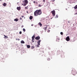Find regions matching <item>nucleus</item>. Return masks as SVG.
<instances>
[{"mask_svg":"<svg viewBox=\"0 0 77 77\" xmlns=\"http://www.w3.org/2000/svg\"><path fill=\"white\" fill-rule=\"evenodd\" d=\"M43 2H45V0H43Z\"/></svg>","mask_w":77,"mask_h":77,"instance_id":"c756f323","label":"nucleus"},{"mask_svg":"<svg viewBox=\"0 0 77 77\" xmlns=\"http://www.w3.org/2000/svg\"><path fill=\"white\" fill-rule=\"evenodd\" d=\"M66 40L67 41H69L70 40L69 38V36H67L66 37Z\"/></svg>","mask_w":77,"mask_h":77,"instance_id":"423d86ee","label":"nucleus"},{"mask_svg":"<svg viewBox=\"0 0 77 77\" xmlns=\"http://www.w3.org/2000/svg\"><path fill=\"white\" fill-rule=\"evenodd\" d=\"M33 3L35 5H38V2H35V1H34Z\"/></svg>","mask_w":77,"mask_h":77,"instance_id":"ddd939ff","label":"nucleus"},{"mask_svg":"<svg viewBox=\"0 0 77 77\" xmlns=\"http://www.w3.org/2000/svg\"><path fill=\"white\" fill-rule=\"evenodd\" d=\"M76 2H77V1Z\"/></svg>","mask_w":77,"mask_h":77,"instance_id":"c03bdc74","label":"nucleus"},{"mask_svg":"<svg viewBox=\"0 0 77 77\" xmlns=\"http://www.w3.org/2000/svg\"><path fill=\"white\" fill-rule=\"evenodd\" d=\"M14 21L16 22H17L18 21V18L14 19Z\"/></svg>","mask_w":77,"mask_h":77,"instance_id":"9b49d317","label":"nucleus"},{"mask_svg":"<svg viewBox=\"0 0 77 77\" xmlns=\"http://www.w3.org/2000/svg\"><path fill=\"white\" fill-rule=\"evenodd\" d=\"M35 37V34H34L33 36L32 37V39L34 40V38Z\"/></svg>","mask_w":77,"mask_h":77,"instance_id":"9d476101","label":"nucleus"},{"mask_svg":"<svg viewBox=\"0 0 77 77\" xmlns=\"http://www.w3.org/2000/svg\"><path fill=\"white\" fill-rule=\"evenodd\" d=\"M51 13L52 14V15L53 16H55V11L54 10H53V11H52L51 12Z\"/></svg>","mask_w":77,"mask_h":77,"instance_id":"20e7f679","label":"nucleus"},{"mask_svg":"<svg viewBox=\"0 0 77 77\" xmlns=\"http://www.w3.org/2000/svg\"><path fill=\"white\" fill-rule=\"evenodd\" d=\"M21 17H22V18H23L24 17V16H22Z\"/></svg>","mask_w":77,"mask_h":77,"instance_id":"f704fd0d","label":"nucleus"},{"mask_svg":"<svg viewBox=\"0 0 77 77\" xmlns=\"http://www.w3.org/2000/svg\"><path fill=\"white\" fill-rule=\"evenodd\" d=\"M60 34L61 35H63V32H60Z\"/></svg>","mask_w":77,"mask_h":77,"instance_id":"393cba45","label":"nucleus"},{"mask_svg":"<svg viewBox=\"0 0 77 77\" xmlns=\"http://www.w3.org/2000/svg\"><path fill=\"white\" fill-rule=\"evenodd\" d=\"M55 0H51V1H52V2H54V1H55Z\"/></svg>","mask_w":77,"mask_h":77,"instance_id":"c85d7f7f","label":"nucleus"},{"mask_svg":"<svg viewBox=\"0 0 77 77\" xmlns=\"http://www.w3.org/2000/svg\"><path fill=\"white\" fill-rule=\"evenodd\" d=\"M42 5H41V4H39L38 5V7H40L42 6Z\"/></svg>","mask_w":77,"mask_h":77,"instance_id":"a211bd4d","label":"nucleus"},{"mask_svg":"<svg viewBox=\"0 0 77 77\" xmlns=\"http://www.w3.org/2000/svg\"><path fill=\"white\" fill-rule=\"evenodd\" d=\"M38 25L40 27H42V24H41V22H39L38 23Z\"/></svg>","mask_w":77,"mask_h":77,"instance_id":"1a4fd4ad","label":"nucleus"},{"mask_svg":"<svg viewBox=\"0 0 77 77\" xmlns=\"http://www.w3.org/2000/svg\"><path fill=\"white\" fill-rule=\"evenodd\" d=\"M68 23H70V21H68Z\"/></svg>","mask_w":77,"mask_h":77,"instance_id":"e433bc0d","label":"nucleus"},{"mask_svg":"<svg viewBox=\"0 0 77 77\" xmlns=\"http://www.w3.org/2000/svg\"><path fill=\"white\" fill-rule=\"evenodd\" d=\"M25 8L26 9H28V8H27V7H25Z\"/></svg>","mask_w":77,"mask_h":77,"instance_id":"2f4dec72","label":"nucleus"},{"mask_svg":"<svg viewBox=\"0 0 77 77\" xmlns=\"http://www.w3.org/2000/svg\"><path fill=\"white\" fill-rule=\"evenodd\" d=\"M16 40H17V38H16Z\"/></svg>","mask_w":77,"mask_h":77,"instance_id":"79ce46f5","label":"nucleus"},{"mask_svg":"<svg viewBox=\"0 0 77 77\" xmlns=\"http://www.w3.org/2000/svg\"><path fill=\"white\" fill-rule=\"evenodd\" d=\"M3 6H5L6 5V4L5 3H4V4H3Z\"/></svg>","mask_w":77,"mask_h":77,"instance_id":"4be33fe9","label":"nucleus"},{"mask_svg":"<svg viewBox=\"0 0 77 77\" xmlns=\"http://www.w3.org/2000/svg\"><path fill=\"white\" fill-rule=\"evenodd\" d=\"M41 42V40H38L37 42V44H38L39 45V44H40Z\"/></svg>","mask_w":77,"mask_h":77,"instance_id":"f8f14e48","label":"nucleus"},{"mask_svg":"<svg viewBox=\"0 0 77 77\" xmlns=\"http://www.w3.org/2000/svg\"><path fill=\"white\" fill-rule=\"evenodd\" d=\"M21 44H24L25 42L24 41H21Z\"/></svg>","mask_w":77,"mask_h":77,"instance_id":"f3484780","label":"nucleus"},{"mask_svg":"<svg viewBox=\"0 0 77 77\" xmlns=\"http://www.w3.org/2000/svg\"><path fill=\"white\" fill-rule=\"evenodd\" d=\"M4 36H5V37H4V38H8V36H5V35H4Z\"/></svg>","mask_w":77,"mask_h":77,"instance_id":"412c9836","label":"nucleus"},{"mask_svg":"<svg viewBox=\"0 0 77 77\" xmlns=\"http://www.w3.org/2000/svg\"><path fill=\"white\" fill-rule=\"evenodd\" d=\"M49 61L50 60V58H48L47 59Z\"/></svg>","mask_w":77,"mask_h":77,"instance_id":"a878e982","label":"nucleus"},{"mask_svg":"<svg viewBox=\"0 0 77 77\" xmlns=\"http://www.w3.org/2000/svg\"><path fill=\"white\" fill-rule=\"evenodd\" d=\"M23 31H24V32H25L26 31V30L24 28L23 29Z\"/></svg>","mask_w":77,"mask_h":77,"instance_id":"b1692460","label":"nucleus"},{"mask_svg":"<svg viewBox=\"0 0 77 77\" xmlns=\"http://www.w3.org/2000/svg\"><path fill=\"white\" fill-rule=\"evenodd\" d=\"M32 18H33V17L32 16H30L29 17V19L30 20H32Z\"/></svg>","mask_w":77,"mask_h":77,"instance_id":"6ab92c4d","label":"nucleus"},{"mask_svg":"<svg viewBox=\"0 0 77 77\" xmlns=\"http://www.w3.org/2000/svg\"><path fill=\"white\" fill-rule=\"evenodd\" d=\"M34 40H33V39H32V42H34V41H33Z\"/></svg>","mask_w":77,"mask_h":77,"instance_id":"cd10ccee","label":"nucleus"},{"mask_svg":"<svg viewBox=\"0 0 77 77\" xmlns=\"http://www.w3.org/2000/svg\"><path fill=\"white\" fill-rule=\"evenodd\" d=\"M26 13L28 14V11H26Z\"/></svg>","mask_w":77,"mask_h":77,"instance_id":"4c0bfd02","label":"nucleus"},{"mask_svg":"<svg viewBox=\"0 0 77 77\" xmlns=\"http://www.w3.org/2000/svg\"><path fill=\"white\" fill-rule=\"evenodd\" d=\"M18 41L20 40V39H18Z\"/></svg>","mask_w":77,"mask_h":77,"instance_id":"58836bf2","label":"nucleus"},{"mask_svg":"<svg viewBox=\"0 0 77 77\" xmlns=\"http://www.w3.org/2000/svg\"><path fill=\"white\" fill-rule=\"evenodd\" d=\"M75 9H77V5H76L74 7Z\"/></svg>","mask_w":77,"mask_h":77,"instance_id":"dca6fc26","label":"nucleus"},{"mask_svg":"<svg viewBox=\"0 0 77 77\" xmlns=\"http://www.w3.org/2000/svg\"><path fill=\"white\" fill-rule=\"evenodd\" d=\"M2 1V0H0V2H1Z\"/></svg>","mask_w":77,"mask_h":77,"instance_id":"ea45409f","label":"nucleus"},{"mask_svg":"<svg viewBox=\"0 0 77 77\" xmlns=\"http://www.w3.org/2000/svg\"><path fill=\"white\" fill-rule=\"evenodd\" d=\"M40 45V44H38V45H37L36 46V47H39V45Z\"/></svg>","mask_w":77,"mask_h":77,"instance_id":"4468645a","label":"nucleus"},{"mask_svg":"<svg viewBox=\"0 0 77 77\" xmlns=\"http://www.w3.org/2000/svg\"><path fill=\"white\" fill-rule=\"evenodd\" d=\"M75 15V14H77V13H75L74 14Z\"/></svg>","mask_w":77,"mask_h":77,"instance_id":"c9c22d12","label":"nucleus"},{"mask_svg":"<svg viewBox=\"0 0 77 77\" xmlns=\"http://www.w3.org/2000/svg\"><path fill=\"white\" fill-rule=\"evenodd\" d=\"M31 26H33V24H32Z\"/></svg>","mask_w":77,"mask_h":77,"instance_id":"473e14b6","label":"nucleus"},{"mask_svg":"<svg viewBox=\"0 0 77 77\" xmlns=\"http://www.w3.org/2000/svg\"><path fill=\"white\" fill-rule=\"evenodd\" d=\"M48 26L47 25H44L43 26V27H44V28H43V29L45 30H46L47 29V27Z\"/></svg>","mask_w":77,"mask_h":77,"instance_id":"39448f33","label":"nucleus"},{"mask_svg":"<svg viewBox=\"0 0 77 77\" xmlns=\"http://www.w3.org/2000/svg\"><path fill=\"white\" fill-rule=\"evenodd\" d=\"M23 3L25 4H22V5H23V6H25L27 4H28V1L27 0H25V1H23Z\"/></svg>","mask_w":77,"mask_h":77,"instance_id":"f03ea898","label":"nucleus"},{"mask_svg":"<svg viewBox=\"0 0 77 77\" xmlns=\"http://www.w3.org/2000/svg\"><path fill=\"white\" fill-rule=\"evenodd\" d=\"M20 20H22V18H21V17H20Z\"/></svg>","mask_w":77,"mask_h":77,"instance_id":"7c9ffc66","label":"nucleus"},{"mask_svg":"<svg viewBox=\"0 0 77 77\" xmlns=\"http://www.w3.org/2000/svg\"><path fill=\"white\" fill-rule=\"evenodd\" d=\"M17 10H18V11H20L21 9L20 7H17Z\"/></svg>","mask_w":77,"mask_h":77,"instance_id":"6e6552de","label":"nucleus"},{"mask_svg":"<svg viewBox=\"0 0 77 77\" xmlns=\"http://www.w3.org/2000/svg\"><path fill=\"white\" fill-rule=\"evenodd\" d=\"M76 11H77V9H76Z\"/></svg>","mask_w":77,"mask_h":77,"instance_id":"37998d69","label":"nucleus"},{"mask_svg":"<svg viewBox=\"0 0 77 77\" xmlns=\"http://www.w3.org/2000/svg\"><path fill=\"white\" fill-rule=\"evenodd\" d=\"M42 14V11L41 9L36 10L34 13V15L37 16L38 15H40Z\"/></svg>","mask_w":77,"mask_h":77,"instance_id":"f257e3e1","label":"nucleus"},{"mask_svg":"<svg viewBox=\"0 0 77 77\" xmlns=\"http://www.w3.org/2000/svg\"><path fill=\"white\" fill-rule=\"evenodd\" d=\"M17 4H19V3H17Z\"/></svg>","mask_w":77,"mask_h":77,"instance_id":"a19ab883","label":"nucleus"},{"mask_svg":"<svg viewBox=\"0 0 77 77\" xmlns=\"http://www.w3.org/2000/svg\"><path fill=\"white\" fill-rule=\"evenodd\" d=\"M58 17V15H57L56 17H55V18H57Z\"/></svg>","mask_w":77,"mask_h":77,"instance_id":"5701e85b","label":"nucleus"},{"mask_svg":"<svg viewBox=\"0 0 77 77\" xmlns=\"http://www.w3.org/2000/svg\"><path fill=\"white\" fill-rule=\"evenodd\" d=\"M21 28H23V26H21Z\"/></svg>","mask_w":77,"mask_h":77,"instance_id":"72a5a7b5","label":"nucleus"},{"mask_svg":"<svg viewBox=\"0 0 77 77\" xmlns=\"http://www.w3.org/2000/svg\"><path fill=\"white\" fill-rule=\"evenodd\" d=\"M71 72L72 73V74L73 75H75L77 73L76 70L74 69L72 70Z\"/></svg>","mask_w":77,"mask_h":77,"instance_id":"7ed1b4c3","label":"nucleus"},{"mask_svg":"<svg viewBox=\"0 0 77 77\" xmlns=\"http://www.w3.org/2000/svg\"><path fill=\"white\" fill-rule=\"evenodd\" d=\"M35 48V46L34 45L31 46V49H33Z\"/></svg>","mask_w":77,"mask_h":77,"instance_id":"aec40b11","label":"nucleus"},{"mask_svg":"<svg viewBox=\"0 0 77 77\" xmlns=\"http://www.w3.org/2000/svg\"><path fill=\"white\" fill-rule=\"evenodd\" d=\"M40 38L39 36L36 37L35 38L36 40H38L40 39Z\"/></svg>","mask_w":77,"mask_h":77,"instance_id":"0eeeda50","label":"nucleus"},{"mask_svg":"<svg viewBox=\"0 0 77 77\" xmlns=\"http://www.w3.org/2000/svg\"><path fill=\"white\" fill-rule=\"evenodd\" d=\"M22 33V32L20 31V34H21Z\"/></svg>","mask_w":77,"mask_h":77,"instance_id":"bb28decb","label":"nucleus"},{"mask_svg":"<svg viewBox=\"0 0 77 77\" xmlns=\"http://www.w3.org/2000/svg\"><path fill=\"white\" fill-rule=\"evenodd\" d=\"M27 48H30V46L29 45H26Z\"/></svg>","mask_w":77,"mask_h":77,"instance_id":"2eb2a0df","label":"nucleus"}]
</instances>
